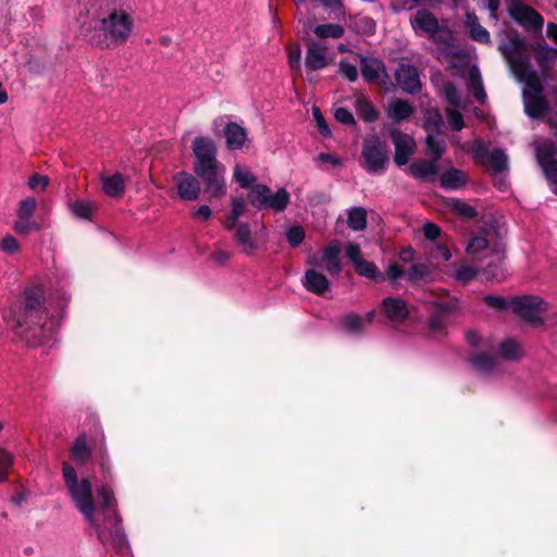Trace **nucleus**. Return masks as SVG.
Wrapping results in <instances>:
<instances>
[{"label": "nucleus", "instance_id": "11", "mask_svg": "<svg viewBox=\"0 0 557 557\" xmlns=\"http://www.w3.org/2000/svg\"><path fill=\"white\" fill-rule=\"evenodd\" d=\"M195 174L200 178L205 186V191L209 198H222L226 194L225 166L219 165L196 171Z\"/></svg>", "mask_w": 557, "mask_h": 557}, {"label": "nucleus", "instance_id": "58", "mask_svg": "<svg viewBox=\"0 0 557 557\" xmlns=\"http://www.w3.org/2000/svg\"><path fill=\"white\" fill-rule=\"evenodd\" d=\"M1 249L5 253L12 255V253H15L16 251H18L20 245H18V242L13 236L8 235L1 240Z\"/></svg>", "mask_w": 557, "mask_h": 557}, {"label": "nucleus", "instance_id": "25", "mask_svg": "<svg viewBox=\"0 0 557 557\" xmlns=\"http://www.w3.org/2000/svg\"><path fill=\"white\" fill-rule=\"evenodd\" d=\"M100 181L106 195L110 197H121L125 191V180L121 173L112 175L101 174Z\"/></svg>", "mask_w": 557, "mask_h": 557}, {"label": "nucleus", "instance_id": "56", "mask_svg": "<svg viewBox=\"0 0 557 557\" xmlns=\"http://www.w3.org/2000/svg\"><path fill=\"white\" fill-rule=\"evenodd\" d=\"M484 301L486 305L497 309H506L510 308V301H507L505 298L496 295H487L484 297Z\"/></svg>", "mask_w": 557, "mask_h": 557}, {"label": "nucleus", "instance_id": "32", "mask_svg": "<svg viewBox=\"0 0 557 557\" xmlns=\"http://www.w3.org/2000/svg\"><path fill=\"white\" fill-rule=\"evenodd\" d=\"M437 161L420 160L409 166L410 174L416 178H425L437 173Z\"/></svg>", "mask_w": 557, "mask_h": 557}, {"label": "nucleus", "instance_id": "17", "mask_svg": "<svg viewBox=\"0 0 557 557\" xmlns=\"http://www.w3.org/2000/svg\"><path fill=\"white\" fill-rule=\"evenodd\" d=\"M395 79L397 85L407 94H417L421 89L419 73L413 65L400 64L396 70Z\"/></svg>", "mask_w": 557, "mask_h": 557}, {"label": "nucleus", "instance_id": "14", "mask_svg": "<svg viewBox=\"0 0 557 557\" xmlns=\"http://www.w3.org/2000/svg\"><path fill=\"white\" fill-rule=\"evenodd\" d=\"M389 135L395 146V163L403 166L408 163L410 157L413 154L416 141L413 137L396 128L392 129Z\"/></svg>", "mask_w": 557, "mask_h": 557}, {"label": "nucleus", "instance_id": "38", "mask_svg": "<svg viewBox=\"0 0 557 557\" xmlns=\"http://www.w3.org/2000/svg\"><path fill=\"white\" fill-rule=\"evenodd\" d=\"M444 127V120L437 109H430L426 111L424 128L428 134H441Z\"/></svg>", "mask_w": 557, "mask_h": 557}, {"label": "nucleus", "instance_id": "47", "mask_svg": "<svg viewBox=\"0 0 557 557\" xmlns=\"http://www.w3.org/2000/svg\"><path fill=\"white\" fill-rule=\"evenodd\" d=\"M443 94L445 96L446 101L454 108L460 106V92L457 87L453 83H446L443 86Z\"/></svg>", "mask_w": 557, "mask_h": 557}, {"label": "nucleus", "instance_id": "40", "mask_svg": "<svg viewBox=\"0 0 557 557\" xmlns=\"http://www.w3.org/2000/svg\"><path fill=\"white\" fill-rule=\"evenodd\" d=\"M347 224L354 231H362L367 226V211L361 207L348 211Z\"/></svg>", "mask_w": 557, "mask_h": 557}, {"label": "nucleus", "instance_id": "28", "mask_svg": "<svg viewBox=\"0 0 557 557\" xmlns=\"http://www.w3.org/2000/svg\"><path fill=\"white\" fill-rule=\"evenodd\" d=\"M290 202V195L285 188H278L275 193L270 189V196L264 201V209L275 212L284 211Z\"/></svg>", "mask_w": 557, "mask_h": 557}, {"label": "nucleus", "instance_id": "8", "mask_svg": "<svg viewBox=\"0 0 557 557\" xmlns=\"http://www.w3.org/2000/svg\"><path fill=\"white\" fill-rule=\"evenodd\" d=\"M362 166L370 174H382L389 162L388 147L377 136L367 137L363 140Z\"/></svg>", "mask_w": 557, "mask_h": 557}, {"label": "nucleus", "instance_id": "22", "mask_svg": "<svg viewBox=\"0 0 557 557\" xmlns=\"http://www.w3.org/2000/svg\"><path fill=\"white\" fill-rule=\"evenodd\" d=\"M224 137L228 150H239L248 140L247 129L235 122H228L225 125Z\"/></svg>", "mask_w": 557, "mask_h": 557}, {"label": "nucleus", "instance_id": "49", "mask_svg": "<svg viewBox=\"0 0 557 557\" xmlns=\"http://www.w3.org/2000/svg\"><path fill=\"white\" fill-rule=\"evenodd\" d=\"M13 465V456L0 448V482H3L8 478V470Z\"/></svg>", "mask_w": 557, "mask_h": 557}, {"label": "nucleus", "instance_id": "53", "mask_svg": "<svg viewBox=\"0 0 557 557\" xmlns=\"http://www.w3.org/2000/svg\"><path fill=\"white\" fill-rule=\"evenodd\" d=\"M339 72L349 82H355L358 78V69L356 65L350 64L346 61L339 62Z\"/></svg>", "mask_w": 557, "mask_h": 557}, {"label": "nucleus", "instance_id": "52", "mask_svg": "<svg viewBox=\"0 0 557 557\" xmlns=\"http://www.w3.org/2000/svg\"><path fill=\"white\" fill-rule=\"evenodd\" d=\"M312 115H313V119L317 123V127L319 128V132L321 133V135L323 136H330L331 135V131L326 124V121L324 120L323 117V114L321 112V110L317 107H313L312 109Z\"/></svg>", "mask_w": 557, "mask_h": 557}, {"label": "nucleus", "instance_id": "59", "mask_svg": "<svg viewBox=\"0 0 557 557\" xmlns=\"http://www.w3.org/2000/svg\"><path fill=\"white\" fill-rule=\"evenodd\" d=\"M423 235L429 240H435L441 236V228L431 222H428L422 227Z\"/></svg>", "mask_w": 557, "mask_h": 557}, {"label": "nucleus", "instance_id": "39", "mask_svg": "<svg viewBox=\"0 0 557 557\" xmlns=\"http://www.w3.org/2000/svg\"><path fill=\"white\" fill-rule=\"evenodd\" d=\"M440 134H428L425 138L428 153L433 157V160L437 161L442 158L446 150V143L442 138H437Z\"/></svg>", "mask_w": 557, "mask_h": 557}, {"label": "nucleus", "instance_id": "7", "mask_svg": "<svg viewBox=\"0 0 557 557\" xmlns=\"http://www.w3.org/2000/svg\"><path fill=\"white\" fill-rule=\"evenodd\" d=\"M466 251L468 255L472 256L484 253V257H492L493 261L487 264L486 269L484 270V274L488 280H503L504 274L495 273L492 270V267L495 263H500L504 260L505 247L500 242L492 238L491 233H484L472 237L467 244Z\"/></svg>", "mask_w": 557, "mask_h": 557}, {"label": "nucleus", "instance_id": "35", "mask_svg": "<svg viewBox=\"0 0 557 557\" xmlns=\"http://www.w3.org/2000/svg\"><path fill=\"white\" fill-rule=\"evenodd\" d=\"M268 196H270V187L264 184H253L248 193V200L253 207L262 210Z\"/></svg>", "mask_w": 557, "mask_h": 557}, {"label": "nucleus", "instance_id": "34", "mask_svg": "<svg viewBox=\"0 0 557 557\" xmlns=\"http://www.w3.org/2000/svg\"><path fill=\"white\" fill-rule=\"evenodd\" d=\"M478 274V269L467 263H454L449 275L457 282L467 284Z\"/></svg>", "mask_w": 557, "mask_h": 557}, {"label": "nucleus", "instance_id": "31", "mask_svg": "<svg viewBox=\"0 0 557 557\" xmlns=\"http://www.w3.org/2000/svg\"><path fill=\"white\" fill-rule=\"evenodd\" d=\"M232 210L224 220V227L227 231H232L237 224V220L245 214L247 205L243 197H235L232 199Z\"/></svg>", "mask_w": 557, "mask_h": 557}, {"label": "nucleus", "instance_id": "9", "mask_svg": "<svg viewBox=\"0 0 557 557\" xmlns=\"http://www.w3.org/2000/svg\"><path fill=\"white\" fill-rule=\"evenodd\" d=\"M510 308L524 321L537 326L543 323V314L549 309V306L539 296L524 295L512 298Z\"/></svg>", "mask_w": 557, "mask_h": 557}, {"label": "nucleus", "instance_id": "48", "mask_svg": "<svg viewBox=\"0 0 557 557\" xmlns=\"http://www.w3.org/2000/svg\"><path fill=\"white\" fill-rule=\"evenodd\" d=\"M357 108L359 115L363 121L373 122L377 119V112L370 102L361 100L358 102Z\"/></svg>", "mask_w": 557, "mask_h": 557}, {"label": "nucleus", "instance_id": "62", "mask_svg": "<svg viewBox=\"0 0 557 557\" xmlns=\"http://www.w3.org/2000/svg\"><path fill=\"white\" fill-rule=\"evenodd\" d=\"M407 270L403 269L399 264H391L386 271V275L392 281H397L400 277H406Z\"/></svg>", "mask_w": 557, "mask_h": 557}, {"label": "nucleus", "instance_id": "4", "mask_svg": "<svg viewBox=\"0 0 557 557\" xmlns=\"http://www.w3.org/2000/svg\"><path fill=\"white\" fill-rule=\"evenodd\" d=\"M499 51L516 77L525 85L523 88L525 113L532 119L541 117L547 109V101L543 96L542 83L531 67L525 41L519 36H513L499 46Z\"/></svg>", "mask_w": 557, "mask_h": 557}, {"label": "nucleus", "instance_id": "15", "mask_svg": "<svg viewBox=\"0 0 557 557\" xmlns=\"http://www.w3.org/2000/svg\"><path fill=\"white\" fill-rule=\"evenodd\" d=\"M345 253L359 275L371 280H383V275L377 267L373 262L361 258L360 248L357 244H349L345 249Z\"/></svg>", "mask_w": 557, "mask_h": 557}, {"label": "nucleus", "instance_id": "21", "mask_svg": "<svg viewBox=\"0 0 557 557\" xmlns=\"http://www.w3.org/2000/svg\"><path fill=\"white\" fill-rule=\"evenodd\" d=\"M329 65L326 48L319 42H310L305 58V66L308 71L314 72Z\"/></svg>", "mask_w": 557, "mask_h": 557}, {"label": "nucleus", "instance_id": "10", "mask_svg": "<svg viewBox=\"0 0 557 557\" xmlns=\"http://www.w3.org/2000/svg\"><path fill=\"white\" fill-rule=\"evenodd\" d=\"M191 150L195 156L194 172L221 164L216 158V145L208 136L196 137L191 144Z\"/></svg>", "mask_w": 557, "mask_h": 557}, {"label": "nucleus", "instance_id": "20", "mask_svg": "<svg viewBox=\"0 0 557 557\" xmlns=\"http://www.w3.org/2000/svg\"><path fill=\"white\" fill-rule=\"evenodd\" d=\"M360 69L363 79L368 83L388 79L384 63L375 58L361 57Z\"/></svg>", "mask_w": 557, "mask_h": 557}, {"label": "nucleus", "instance_id": "23", "mask_svg": "<svg viewBox=\"0 0 557 557\" xmlns=\"http://www.w3.org/2000/svg\"><path fill=\"white\" fill-rule=\"evenodd\" d=\"M382 308L386 317L393 323H400L405 321V319L409 314V310L407 304L396 297H386L382 301Z\"/></svg>", "mask_w": 557, "mask_h": 557}, {"label": "nucleus", "instance_id": "43", "mask_svg": "<svg viewBox=\"0 0 557 557\" xmlns=\"http://www.w3.org/2000/svg\"><path fill=\"white\" fill-rule=\"evenodd\" d=\"M234 178L240 187L248 188L249 190L253 184H257V177L249 170L239 165L234 169Z\"/></svg>", "mask_w": 557, "mask_h": 557}, {"label": "nucleus", "instance_id": "6", "mask_svg": "<svg viewBox=\"0 0 557 557\" xmlns=\"http://www.w3.org/2000/svg\"><path fill=\"white\" fill-rule=\"evenodd\" d=\"M522 357L523 350L520 344L511 338H507L499 345V356L487 351H480L471 357V363L476 371L490 374L500 369V359L518 361Z\"/></svg>", "mask_w": 557, "mask_h": 557}, {"label": "nucleus", "instance_id": "57", "mask_svg": "<svg viewBox=\"0 0 557 557\" xmlns=\"http://www.w3.org/2000/svg\"><path fill=\"white\" fill-rule=\"evenodd\" d=\"M317 162H321L323 165L339 166L342 160L333 153L321 152L315 158Z\"/></svg>", "mask_w": 557, "mask_h": 557}, {"label": "nucleus", "instance_id": "3", "mask_svg": "<svg viewBox=\"0 0 557 557\" xmlns=\"http://www.w3.org/2000/svg\"><path fill=\"white\" fill-rule=\"evenodd\" d=\"M135 29L132 5L121 0H99L90 4V42L100 49L125 45Z\"/></svg>", "mask_w": 557, "mask_h": 557}, {"label": "nucleus", "instance_id": "36", "mask_svg": "<svg viewBox=\"0 0 557 557\" xmlns=\"http://www.w3.org/2000/svg\"><path fill=\"white\" fill-rule=\"evenodd\" d=\"M89 456L90 450L87 446V437L84 434L79 435L74 442L71 450V457L75 462L84 465L89 459Z\"/></svg>", "mask_w": 557, "mask_h": 557}, {"label": "nucleus", "instance_id": "51", "mask_svg": "<svg viewBox=\"0 0 557 557\" xmlns=\"http://www.w3.org/2000/svg\"><path fill=\"white\" fill-rule=\"evenodd\" d=\"M286 237L292 247H297L305 238V231L301 226H293L287 231Z\"/></svg>", "mask_w": 557, "mask_h": 557}, {"label": "nucleus", "instance_id": "45", "mask_svg": "<svg viewBox=\"0 0 557 557\" xmlns=\"http://www.w3.org/2000/svg\"><path fill=\"white\" fill-rule=\"evenodd\" d=\"M431 274L430 268L424 263L412 264L406 273V278L409 281L425 280Z\"/></svg>", "mask_w": 557, "mask_h": 557}, {"label": "nucleus", "instance_id": "55", "mask_svg": "<svg viewBox=\"0 0 557 557\" xmlns=\"http://www.w3.org/2000/svg\"><path fill=\"white\" fill-rule=\"evenodd\" d=\"M48 185H49V177L46 175L34 174L28 181V186L33 190H37V189L45 190Z\"/></svg>", "mask_w": 557, "mask_h": 557}, {"label": "nucleus", "instance_id": "29", "mask_svg": "<svg viewBox=\"0 0 557 557\" xmlns=\"http://www.w3.org/2000/svg\"><path fill=\"white\" fill-rule=\"evenodd\" d=\"M441 185L448 189H458L467 182L465 172L458 169H450L441 175Z\"/></svg>", "mask_w": 557, "mask_h": 557}, {"label": "nucleus", "instance_id": "50", "mask_svg": "<svg viewBox=\"0 0 557 557\" xmlns=\"http://www.w3.org/2000/svg\"><path fill=\"white\" fill-rule=\"evenodd\" d=\"M446 114L448 123L451 126V128L457 132L461 131L463 127L462 114L454 108H448L446 110Z\"/></svg>", "mask_w": 557, "mask_h": 557}, {"label": "nucleus", "instance_id": "13", "mask_svg": "<svg viewBox=\"0 0 557 557\" xmlns=\"http://www.w3.org/2000/svg\"><path fill=\"white\" fill-rule=\"evenodd\" d=\"M339 252V244L332 242L321 253L312 257L311 265L326 271L330 275H338L342 271Z\"/></svg>", "mask_w": 557, "mask_h": 557}, {"label": "nucleus", "instance_id": "19", "mask_svg": "<svg viewBox=\"0 0 557 557\" xmlns=\"http://www.w3.org/2000/svg\"><path fill=\"white\" fill-rule=\"evenodd\" d=\"M233 232V239L242 248L245 255L251 256L259 249L258 234L252 235L250 225L248 223L235 224Z\"/></svg>", "mask_w": 557, "mask_h": 557}, {"label": "nucleus", "instance_id": "61", "mask_svg": "<svg viewBox=\"0 0 557 557\" xmlns=\"http://www.w3.org/2000/svg\"><path fill=\"white\" fill-rule=\"evenodd\" d=\"M451 258V253L447 246L437 245L436 248L431 252V259L448 261Z\"/></svg>", "mask_w": 557, "mask_h": 557}, {"label": "nucleus", "instance_id": "16", "mask_svg": "<svg viewBox=\"0 0 557 557\" xmlns=\"http://www.w3.org/2000/svg\"><path fill=\"white\" fill-rule=\"evenodd\" d=\"M510 16L527 30H541L544 24L543 16L528 4L515 7L509 12Z\"/></svg>", "mask_w": 557, "mask_h": 557}, {"label": "nucleus", "instance_id": "2", "mask_svg": "<svg viewBox=\"0 0 557 557\" xmlns=\"http://www.w3.org/2000/svg\"><path fill=\"white\" fill-rule=\"evenodd\" d=\"M4 320L21 341L32 347L42 345L54 333V323L45 305V292L39 285L26 287L21 299L4 314Z\"/></svg>", "mask_w": 557, "mask_h": 557}, {"label": "nucleus", "instance_id": "18", "mask_svg": "<svg viewBox=\"0 0 557 557\" xmlns=\"http://www.w3.org/2000/svg\"><path fill=\"white\" fill-rule=\"evenodd\" d=\"M173 180L177 194L183 200L193 201L198 199L201 190L200 183L194 175L183 171L175 174Z\"/></svg>", "mask_w": 557, "mask_h": 557}, {"label": "nucleus", "instance_id": "30", "mask_svg": "<svg viewBox=\"0 0 557 557\" xmlns=\"http://www.w3.org/2000/svg\"><path fill=\"white\" fill-rule=\"evenodd\" d=\"M536 61L543 74H546L557 60V49L548 46H540L535 53Z\"/></svg>", "mask_w": 557, "mask_h": 557}, {"label": "nucleus", "instance_id": "46", "mask_svg": "<svg viewBox=\"0 0 557 557\" xmlns=\"http://www.w3.org/2000/svg\"><path fill=\"white\" fill-rule=\"evenodd\" d=\"M36 206H37V201L35 198L27 197V198L23 199L20 202V208L17 211L18 219L30 220L32 215L35 212Z\"/></svg>", "mask_w": 557, "mask_h": 557}, {"label": "nucleus", "instance_id": "5", "mask_svg": "<svg viewBox=\"0 0 557 557\" xmlns=\"http://www.w3.org/2000/svg\"><path fill=\"white\" fill-rule=\"evenodd\" d=\"M410 25L419 36H426L447 53L455 47V36L450 28L440 24L437 17L426 9H419L410 16Z\"/></svg>", "mask_w": 557, "mask_h": 557}, {"label": "nucleus", "instance_id": "33", "mask_svg": "<svg viewBox=\"0 0 557 557\" xmlns=\"http://www.w3.org/2000/svg\"><path fill=\"white\" fill-rule=\"evenodd\" d=\"M468 89L480 103H485L486 92L483 87L481 74L478 69H472L469 73Z\"/></svg>", "mask_w": 557, "mask_h": 557}, {"label": "nucleus", "instance_id": "60", "mask_svg": "<svg viewBox=\"0 0 557 557\" xmlns=\"http://www.w3.org/2000/svg\"><path fill=\"white\" fill-rule=\"evenodd\" d=\"M335 119L343 124L351 125L355 124V119L351 112L345 108H338L336 109Z\"/></svg>", "mask_w": 557, "mask_h": 557}, {"label": "nucleus", "instance_id": "64", "mask_svg": "<svg viewBox=\"0 0 557 557\" xmlns=\"http://www.w3.org/2000/svg\"><path fill=\"white\" fill-rule=\"evenodd\" d=\"M456 210H458L459 213H461L466 218H473V216L476 215V211H475V209L473 207L468 206V205H466L463 202H460V201H458L456 203Z\"/></svg>", "mask_w": 557, "mask_h": 557}, {"label": "nucleus", "instance_id": "63", "mask_svg": "<svg viewBox=\"0 0 557 557\" xmlns=\"http://www.w3.org/2000/svg\"><path fill=\"white\" fill-rule=\"evenodd\" d=\"M99 465H100L101 471L103 473L104 481L109 480L111 478V468H110L109 457L107 456L106 453L100 454Z\"/></svg>", "mask_w": 557, "mask_h": 557}, {"label": "nucleus", "instance_id": "42", "mask_svg": "<svg viewBox=\"0 0 557 557\" xmlns=\"http://www.w3.org/2000/svg\"><path fill=\"white\" fill-rule=\"evenodd\" d=\"M314 34L320 38H339L344 28L339 24H321L314 28Z\"/></svg>", "mask_w": 557, "mask_h": 557}, {"label": "nucleus", "instance_id": "37", "mask_svg": "<svg viewBox=\"0 0 557 557\" xmlns=\"http://www.w3.org/2000/svg\"><path fill=\"white\" fill-rule=\"evenodd\" d=\"M339 323L343 330L351 334H361L366 330L364 319L356 313L344 315Z\"/></svg>", "mask_w": 557, "mask_h": 557}, {"label": "nucleus", "instance_id": "41", "mask_svg": "<svg viewBox=\"0 0 557 557\" xmlns=\"http://www.w3.org/2000/svg\"><path fill=\"white\" fill-rule=\"evenodd\" d=\"M96 209L95 203L83 201V200H76L71 205V211L72 213L79 218L85 220H90L92 216V213Z\"/></svg>", "mask_w": 557, "mask_h": 557}, {"label": "nucleus", "instance_id": "26", "mask_svg": "<svg viewBox=\"0 0 557 557\" xmlns=\"http://www.w3.org/2000/svg\"><path fill=\"white\" fill-rule=\"evenodd\" d=\"M465 26L470 33V37L480 44H490L491 36L488 30L479 23V18L473 12L466 14Z\"/></svg>", "mask_w": 557, "mask_h": 557}, {"label": "nucleus", "instance_id": "44", "mask_svg": "<svg viewBox=\"0 0 557 557\" xmlns=\"http://www.w3.org/2000/svg\"><path fill=\"white\" fill-rule=\"evenodd\" d=\"M488 165L496 172H502L507 169V156L502 149H494L487 156Z\"/></svg>", "mask_w": 557, "mask_h": 557}, {"label": "nucleus", "instance_id": "54", "mask_svg": "<svg viewBox=\"0 0 557 557\" xmlns=\"http://www.w3.org/2000/svg\"><path fill=\"white\" fill-rule=\"evenodd\" d=\"M301 52L298 45L290 48L288 51V65L294 71L300 70Z\"/></svg>", "mask_w": 557, "mask_h": 557}, {"label": "nucleus", "instance_id": "24", "mask_svg": "<svg viewBox=\"0 0 557 557\" xmlns=\"http://www.w3.org/2000/svg\"><path fill=\"white\" fill-rule=\"evenodd\" d=\"M304 286L311 293L322 295L330 288V282L319 269L312 267L305 273Z\"/></svg>", "mask_w": 557, "mask_h": 557}, {"label": "nucleus", "instance_id": "1", "mask_svg": "<svg viewBox=\"0 0 557 557\" xmlns=\"http://www.w3.org/2000/svg\"><path fill=\"white\" fill-rule=\"evenodd\" d=\"M62 474L69 495L104 548V557H133L122 529V518L113 490L107 484L97 485V500L88 478L78 479L76 470L67 462Z\"/></svg>", "mask_w": 557, "mask_h": 557}, {"label": "nucleus", "instance_id": "12", "mask_svg": "<svg viewBox=\"0 0 557 557\" xmlns=\"http://www.w3.org/2000/svg\"><path fill=\"white\" fill-rule=\"evenodd\" d=\"M536 159L543 169L547 180L554 185V193L557 194V161L555 154L557 147L552 140H544L539 144L536 149Z\"/></svg>", "mask_w": 557, "mask_h": 557}, {"label": "nucleus", "instance_id": "27", "mask_svg": "<svg viewBox=\"0 0 557 557\" xmlns=\"http://www.w3.org/2000/svg\"><path fill=\"white\" fill-rule=\"evenodd\" d=\"M413 113L412 106L401 99L393 100L387 108V115L395 123L407 120Z\"/></svg>", "mask_w": 557, "mask_h": 557}]
</instances>
